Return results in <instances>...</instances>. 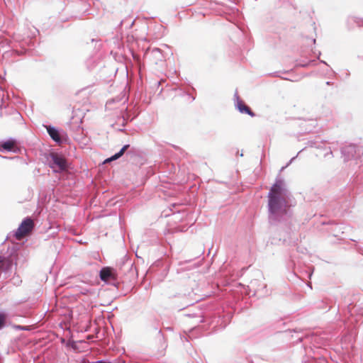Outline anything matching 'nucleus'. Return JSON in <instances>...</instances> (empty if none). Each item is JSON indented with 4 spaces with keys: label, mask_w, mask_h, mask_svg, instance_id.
I'll return each mask as SVG.
<instances>
[{
    "label": "nucleus",
    "mask_w": 363,
    "mask_h": 363,
    "mask_svg": "<svg viewBox=\"0 0 363 363\" xmlns=\"http://www.w3.org/2000/svg\"><path fill=\"white\" fill-rule=\"evenodd\" d=\"M287 190L282 180H277L271 187L268 195L269 221L277 224L286 220L291 216L289 206L286 201Z\"/></svg>",
    "instance_id": "nucleus-1"
},
{
    "label": "nucleus",
    "mask_w": 363,
    "mask_h": 363,
    "mask_svg": "<svg viewBox=\"0 0 363 363\" xmlns=\"http://www.w3.org/2000/svg\"><path fill=\"white\" fill-rule=\"evenodd\" d=\"M341 152L345 157V160L359 159L360 162H362L361 154L363 155V147L351 144L343 147L341 149Z\"/></svg>",
    "instance_id": "nucleus-2"
},
{
    "label": "nucleus",
    "mask_w": 363,
    "mask_h": 363,
    "mask_svg": "<svg viewBox=\"0 0 363 363\" xmlns=\"http://www.w3.org/2000/svg\"><path fill=\"white\" fill-rule=\"evenodd\" d=\"M33 228V220L30 218L27 217L22 221V223L15 232L14 235L17 240H21L25 235H28L30 232H31Z\"/></svg>",
    "instance_id": "nucleus-3"
},
{
    "label": "nucleus",
    "mask_w": 363,
    "mask_h": 363,
    "mask_svg": "<svg viewBox=\"0 0 363 363\" xmlns=\"http://www.w3.org/2000/svg\"><path fill=\"white\" fill-rule=\"evenodd\" d=\"M50 157L51 161L50 167L53 169L55 172H59L67 169V162L63 157L57 153H52Z\"/></svg>",
    "instance_id": "nucleus-4"
},
{
    "label": "nucleus",
    "mask_w": 363,
    "mask_h": 363,
    "mask_svg": "<svg viewBox=\"0 0 363 363\" xmlns=\"http://www.w3.org/2000/svg\"><path fill=\"white\" fill-rule=\"evenodd\" d=\"M100 278L106 282L115 281L116 279V270L111 267H104L100 271Z\"/></svg>",
    "instance_id": "nucleus-5"
},
{
    "label": "nucleus",
    "mask_w": 363,
    "mask_h": 363,
    "mask_svg": "<svg viewBox=\"0 0 363 363\" xmlns=\"http://www.w3.org/2000/svg\"><path fill=\"white\" fill-rule=\"evenodd\" d=\"M234 97L236 99L235 106L242 113H247L250 116H255L254 112L240 99L237 93L235 94Z\"/></svg>",
    "instance_id": "nucleus-6"
},
{
    "label": "nucleus",
    "mask_w": 363,
    "mask_h": 363,
    "mask_svg": "<svg viewBox=\"0 0 363 363\" xmlns=\"http://www.w3.org/2000/svg\"><path fill=\"white\" fill-rule=\"evenodd\" d=\"M45 128H46L50 137L55 142H56L58 144L62 143V140L60 137V134L58 129H57L56 128L51 126V125H45Z\"/></svg>",
    "instance_id": "nucleus-7"
},
{
    "label": "nucleus",
    "mask_w": 363,
    "mask_h": 363,
    "mask_svg": "<svg viewBox=\"0 0 363 363\" xmlns=\"http://www.w3.org/2000/svg\"><path fill=\"white\" fill-rule=\"evenodd\" d=\"M16 140L13 139H9L6 141H4L1 144L0 151L4 150L6 151H13L15 147Z\"/></svg>",
    "instance_id": "nucleus-8"
},
{
    "label": "nucleus",
    "mask_w": 363,
    "mask_h": 363,
    "mask_svg": "<svg viewBox=\"0 0 363 363\" xmlns=\"http://www.w3.org/2000/svg\"><path fill=\"white\" fill-rule=\"evenodd\" d=\"M13 262L9 259H6L1 256V262H0V269L5 272L10 270L12 267Z\"/></svg>",
    "instance_id": "nucleus-9"
},
{
    "label": "nucleus",
    "mask_w": 363,
    "mask_h": 363,
    "mask_svg": "<svg viewBox=\"0 0 363 363\" xmlns=\"http://www.w3.org/2000/svg\"><path fill=\"white\" fill-rule=\"evenodd\" d=\"M151 56L155 59V63L157 64L158 61H162L164 59L162 50L160 48H153L150 53Z\"/></svg>",
    "instance_id": "nucleus-10"
},
{
    "label": "nucleus",
    "mask_w": 363,
    "mask_h": 363,
    "mask_svg": "<svg viewBox=\"0 0 363 363\" xmlns=\"http://www.w3.org/2000/svg\"><path fill=\"white\" fill-rule=\"evenodd\" d=\"M129 145H125L118 152L113 155L111 157L108 159L107 160L113 161L120 158L125 152V151L129 147Z\"/></svg>",
    "instance_id": "nucleus-11"
},
{
    "label": "nucleus",
    "mask_w": 363,
    "mask_h": 363,
    "mask_svg": "<svg viewBox=\"0 0 363 363\" xmlns=\"http://www.w3.org/2000/svg\"><path fill=\"white\" fill-rule=\"evenodd\" d=\"M6 318L7 315L6 313H0V330L5 327Z\"/></svg>",
    "instance_id": "nucleus-12"
},
{
    "label": "nucleus",
    "mask_w": 363,
    "mask_h": 363,
    "mask_svg": "<svg viewBox=\"0 0 363 363\" xmlns=\"http://www.w3.org/2000/svg\"><path fill=\"white\" fill-rule=\"evenodd\" d=\"M16 328L17 329H18V330H27V329L26 328V327H24V326H21V325H17V326H16Z\"/></svg>",
    "instance_id": "nucleus-13"
},
{
    "label": "nucleus",
    "mask_w": 363,
    "mask_h": 363,
    "mask_svg": "<svg viewBox=\"0 0 363 363\" xmlns=\"http://www.w3.org/2000/svg\"><path fill=\"white\" fill-rule=\"evenodd\" d=\"M95 363H111V362H105V361H103V360H99V361L96 362Z\"/></svg>",
    "instance_id": "nucleus-14"
},
{
    "label": "nucleus",
    "mask_w": 363,
    "mask_h": 363,
    "mask_svg": "<svg viewBox=\"0 0 363 363\" xmlns=\"http://www.w3.org/2000/svg\"><path fill=\"white\" fill-rule=\"evenodd\" d=\"M328 154L332 155H333L332 151H331V150H330V151H329V152L325 153L324 156L326 157L328 156Z\"/></svg>",
    "instance_id": "nucleus-15"
},
{
    "label": "nucleus",
    "mask_w": 363,
    "mask_h": 363,
    "mask_svg": "<svg viewBox=\"0 0 363 363\" xmlns=\"http://www.w3.org/2000/svg\"><path fill=\"white\" fill-rule=\"evenodd\" d=\"M82 293L84 294H86L87 293H89V290H84V291H82Z\"/></svg>",
    "instance_id": "nucleus-16"
},
{
    "label": "nucleus",
    "mask_w": 363,
    "mask_h": 363,
    "mask_svg": "<svg viewBox=\"0 0 363 363\" xmlns=\"http://www.w3.org/2000/svg\"><path fill=\"white\" fill-rule=\"evenodd\" d=\"M295 158H296V157H292V158L291 159V160L289 161V164L291 163V162L295 160Z\"/></svg>",
    "instance_id": "nucleus-17"
},
{
    "label": "nucleus",
    "mask_w": 363,
    "mask_h": 363,
    "mask_svg": "<svg viewBox=\"0 0 363 363\" xmlns=\"http://www.w3.org/2000/svg\"><path fill=\"white\" fill-rule=\"evenodd\" d=\"M326 84H327L328 85H330V84H331V82H326Z\"/></svg>",
    "instance_id": "nucleus-18"
},
{
    "label": "nucleus",
    "mask_w": 363,
    "mask_h": 363,
    "mask_svg": "<svg viewBox=\"0 0 363 363\" xmlns=\"http://www.w3.org/2000/svg\"><path fill=\"white\" fill-rule=\"evenodd\" d=\"M320 62L325 65H327V63L325 61L321 60Z\"/></svg>",
    "instance_id": "nucleus-19"
},
{
    "label": "nucleus",
    "mask_w": 363,
    "mask_h": 363,
    "mask_svg": "<svg viewBox=\"0 0 363 363\" xmlns=\"http://www.w3.org/2000/svg\"><path fill=\"white\" fill-rule=\"evenodd\" d=\"M254 281H251V285L253 286Z\"/></svg>",
    "instance_id": "nucleus-20"
},
{
    "label": "nucleus",
    "mask_w": 363,
    "mask_h": 363,
    "mask_svg": "<svg viewBox=\"0 0 363 363\" xmlns=\"http://www.w3.org/2000/svg\"><path fill=\"white\" fill-rule=\"evenodd\" d=\"M1 262V256L0 255V262Z\"/></svg>",
    "instance_id": "nucleus-21"
}]
</instances>
